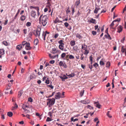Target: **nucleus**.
Here are the masks:
<instances>
[{
    "instance_id": "nucleus-1",
    "label": "nucleus",
    "mask_w": 126,
    "mask_h": 126,
    "mask_svg": "<svg viewBox=\"0 0 126 126\" xmlns=\"http://www.w3.org/2000/svg\"><path fill=\"white\" fill-rule=\"evenodd\" d=\"M39 20L40 21V24H41L43 26H45L47 23L48 18L46 15L43 16V15H41L39 18Z\"/></svg>"
},
{
    "instance_id": "nucleus-2",
    "label": "nucleus",
    "mask_w": 126,
    "mask_h": 126,
    "mask_svg": "<svg viewBox=\"0 0 126 126\" xmlns=\"http://www.w3.org/2000/svg\"><path fill=\"white\" fill-rule=\"evenodd\" d=\"M81 45L82 46L81 48L85 50L84 54L87 56V54L89 52V50H88L87 46L85 44H82Z\"/></svg>"
},
{
    "instance_id": "nucleus-3",
    "label": "nucleus",
    "mask_w": 126,
    "mask_h": 126,
    "mask_svg": "<svg viewBox=\"0 0 126 126\" xmlns=\"http://www.w3.org/2000/svg\"><path fill=\"white\" fill-rule=\"evenodd\" d=\"M47 100L48 101L47 102V105H48L49 107H50L54 104L55 99L54 98H52L51 99H48Z\"/></svg>"
},
{
    "instance_id": "nucleus-4",
    "label": "nucleus",
    "mask_w": 126,
    "mask_h": 126,
    "mask_svg": "<svg viewBox=\"0 0 126 126\" xmlns=\"http://www.w3.org/2000/svg\"><path fill=\"white\" fill-rule=\"evenodd\" d=\"M58 43L60 44L59 46V47L60 49L62 50H63L64 45V41L61 40L58 42Z\"/></svg>"
},
{
    "instance_id": "nucleus-5",
    "label": "nucleus",
    "mask_w": 126,
    "mask_h": 126,
    "mask_svg": "<svg viewBox=\"0 0 126 126\" xmlns=\"http://www.w3.org/2000/svg\"><path fill=\"white\" fill-rule=\"evenodd\" d=\"M41 29V28L40 26L38 27L37 30L36 31V34H35V35L36 36H38V37H40Z\"/></svg>"
},
{
    "instance_id": "nucleus-6",
    "label": "nucleus",
    "mask_w": 126,
    "mask_h": 126,
    "mask_svg": "<svg viewBox=\"0 0 126 126\" xmlns=\"http://www.w3.org/2000/svg\"><path fill=\"white\" fill-rule=\"evenodd\" d=\"M120 20V19L119 18H118L117 19L115 20H114L111 23V24L110 25V26L111 27H113V26L114 25V22H117V23H116V27L118 25V22H119Z\"/></svg>"
},
{
    "instance_id": "nucleus-7",
    "label": "nucleus",
    "mask_w": 126,
    "mask_h": 126,
    "mask_svg": "<svg viewBox=\"0 0 126 126\" xmlns=\"http://www.w3.org/2000/svg\"><path fill=\"white\" fill-rule=\"evenodd\" d=\"M49 33V32L46 31L45 32H44L42 34L44 40H45L46 37L47 36H48V34Z\"/></svg>"
},
{
    "instance_id": "nucleus-8",
    "label": "nucleus",
    "mask_w": 126,
    "mask_h": 126,
    "mask_svg": "<svg viewBox=\"0 0 126 126\" xmlns=\"http://www.w3.org/2000/svg\"><path fill=\"white\" fill-rule=\"evenodd\" d=\"M31 16L34 18L36 16V13L34 11H32L31 13Z\"/></svg>"
},
{
    "instance_id": "nucleus-9",
    "label": "nucleus",
    "mask_w": 126,
    "mask_h": 126,
    "mask_svg": "<svg viewBox=\"0 0 126 126\" xmlns=\"http://www.w3.org/2000/svg\"><path fill=\"white\" fill-rule=\"evenodd\" d=\"M30 44L29 43H28L26 44L25 46V48L27 50H30L32 47L30 46Z\"/></svg>"
},
{
    "instance_id": "nucleus-10",
    "label": "nucleus",
    "mask_w": 126,
    "mask_h": 126,
    "mask_svg": "<svg viewBox=\"0 0 126 126\" xmlns=\"http://www.w3.org/2000/svg\"><path fill=\"white\" fill-rule=\"evenodd\" d=\"M123 28L120 25L118 26L117 28L118 30L117 32L120 33V32L122 31L123 30Z\"/></svg>"
},
{
    "instance_id": "nucleus-11",
    "label": "nucleus",
    "mask_w": 126,
    "mask_h": 126,
    "mask_svg": "<svg viewBox=\"0 0 126 126\" xmlns=\"http://www.w3.org/2000/svg\"><path fill=\"white\" fill-rule=\"evenodd\" d=\"M49 56L50 58L51 59H54L55 58H58V55L57 54L55 56H52L51 54H49Z\"/></svg>"
},
{
    "instance_id": "nucleus-12",
    "label": "nucleus",
    "mask_w": 126,
    "mask_h": 126,
    "mask_svg": "<svg viewBox=\"0 0 126 126\" xmlns=\"http://www.w3.org/2000/svg\"><path fill=\"white\" fill-rule=\"evenodd\" d=\"M61 95V94L59 92L57 93L55 95V98L57 99L60 98Z\"/></svg>"
},
{
    "instance_id": "nucleus-13",
    "label": "nucleus",
    "mask_w": 126,
    "mask_h": 126,
    "mask_svg": "<svg viewBox=\"0 0 126 126\" xmlns=\"http://www.w3.org/2000/svg\"><path fill=\"white\" fill-rule=\"evenodd\" d=\"M4 54V50L3 49H0V58L2 57V55Z\"/></svg>"
},
{
    "instance_id": "nucleus-14",
    "label": "nucleus",
    "mask_w": 126,
    "mask_h": 126,
    "mask_svg": "<svg viewBox=\"0 0 126 126\" xmlns=\"http://www.w3.org/2000/svg\"><path fill=\"white\" fill-rule=\"evenodd\" d=\"M76 41L74 40L71 41L70 43V44L71 47L74 46L76 44Z\"/></svg>"
},
{
    "instance_id": "nucleus-15",
    "label": "nucleus",
    "mask_w": 126,
    "mask_h": 126,
    "mask_svg": "<svg viewBox=\"0 0 126 126\" xmlns=\"http://www.w3.org/2000/svg\"><path fill=\"white\" fill-rule=\"evenodd\" d=\"M60 78L62 79V81H64L65 79L68 78L65 75H63V76H60Z\"/></svg>"
},
{
    "instance_id": "nucleus-16",
    "label": "nucleus",
    "mask_w": 126,
    "mask_h": 126,
    "mask_svg": "<svg viewBox=\"0 0 126 126\" xmlns=\"http://www.w3.org/2000/svg\"><path fill=\"white\" fill-rule=\"evenodd\" d=\"M100 8L98 6H96L95 7V9L94 11V13L97 14L98 12V11L100 9Z\"/></svg>"
},
{
    "instance_id": "nucleus-17",
    "label": "nucleus",
    "mask_w": 126,
    "mask_h": 126,
    "mask_svg": "<svg viewBox=\"0 0 126 126\" xmlns=\"http://www.w3.org/2000/svg\"><path fill=\"white\" fill-rule=\"evenodd\" d=\"M94 104L95 106L97 108H100L101 105L99 104L98 102H94Z\"/></svg>"
},
{
    "instance_id": "nucleus-18",
    "label": "nucleus",
    "mask_w": 126,
    "mask_h": 126,
    "mask_svg": "<svg viewBox=\"0 0 126 126\" xmlns=\"http://www.w3.org/2000/svg\"><path fill=\"white\" fill-rule=\"evenodd\" d=\"M10 86L9 85H7L6 88V91L5 92V93L6 94H8L9 93V91H8V90L10 89Z\"/></svg>"
},
{
    "instance_id": "nucleus-19",
    "label": "nucleus",
    "mask_w": 126,
    "mask_h": 126,
    "mask_svg": "<svg viewBox=\"0 0 126 126\" xmlns=\"http://www.w3.org/2000/svg\"><path fill=\"white\" fill-rule=\"evenodd\" d=\"M96 21L95 19H94L93 18L91 19L89 21V22L90 23H92L93 24H95L96 23Z\"/></svg>"
},
{
    "instance_id": "nucleus-20",
    "label": "nucleus",
    "mask_w": 126,
    "mask_h": 126,
    "mask_svg": "<svg viewBox=\"0 0 126 126\" xmlns=\"http://www.w3.org/2000/svg\"><path fill=\"white\" fill-rule=\"evenodd\" d=\"M58 51H59V50H57L55 48H53L52 49L51 53L53 54H55Z\"/></svg>"
},
{
    "instance_id": "nucleus-21",
    "label": "nucleus",
    "mask_w": 126,
    "mask_h": 126,
    "mask_svg": "<svg viewBox=\"0 0 126 126\" xmlns=\"http://www.w3.org/2000/svg\"><path fill=\"white\" fill-rule=\"evenodd\" d=\"M30 8L31 9H34L35 10H36L37 11L39 10V7H34L31 6H30Z\"/></svg>"
},
{
    "instance_id": "nucleus-22",
    "label": "nucleus",
    "mask_w": 126,
    "mask_h": 126,
    "mask_svg": "<svg viewBox=\"0 0 126 126\" xmlns=\"http://www.w3.org/2000/svg\"><path fill=\"white\" fill-rule=\"evenodd\" d=\"M80 3V0H77L76 1L75 4V6H76V8H77L79 6V5Z\"/></svg>"
},
{
    "instance_id": "nucleus-23",
    "label": "nucleus",
    "mask_w": 126,
    "mask_h": 126,
    "mask_svg": "<svg viewBox=\"0 0 126 126\" xmlns=\"http://www.w3.org/2000/svg\"><path fill=\"white\" fill-rule=\"evenodd\" d=\"M76 37L79 39H82L83 38V37L79 33H77L76 34Z\"/></svg>"
},
{
    "instance_id": "nucleus-24",
    "label": "nucleus",
    "mask_w": 126,
    "mask_h": 126,
    "mask_svg": "<svg viewBox=\"0 0 126 126\" xmlns=\"http://www.w3.org/2000/svg\"><path fill=\"white\" fill-rule=\"evenodd\" d=\"M66 75L68 76L69 78H71L74 77L75 76V74L74 73H72L71 74L68 75L67 74H66Z\"/></svg>"
},
{
    "instance_id": "nucleus-25",
    "label": "nucleus",
    "mask_w": 126,
    "mask_h": 126,
    "mask_svg": "<svg viewBox=\"0 0 126 126\" xmlns=\"http://www.w3.org/2000/svg\"><path fill=\"white\" fill-rule=\"evenodd\" d=\"M39 41L37 39H35L34 42V43L35 45H36L38 43Z\"/></svg>"
},
{
    "instance_id": "nucleus-26",
    "label": "nucleus",
    "mask_w": 126,
    "mask_h": 126,
    "mask_svg": "<svg viewBox=\"0 0 126 126\" xmlns=\"http://www.w3.org/2000/svg\"><path fill=\"white\" fill-rule=\"evenodd\" d=\"M22 48V45L20 44L17 45L16 47V48L18 50H20Z\"/></svg>"
},
{
    "instance_id": "nucleus-27",
    "label": "nucleus",
    "mask_w": 126,
    "mask_h": 126,
    "mask_svg": "<svg viewBox=\"0 0 126 126\" xmlns=\"http://www.w3.org/2000/svg\"><path fill=\"white\" fill-rule=\"evenodd\" d=\"M7 114L9 117H12L13 115V113L11 112H9L7 113Z\"/></svg>"
},
{
    "instance_id": "nucleus-28",
    "label": "nucleus",
    "mask_w": 126,
    "mask_h": 126,
    "mask_svg": "<svg viewBox=\"0 0 126 126\" xmlns=\"http://www.w3.org/2000/svg\"><path fill=\"white\" fill-rule=\"evenodd\" d=\"M20 19L22 21H24L26 18V16L24 15L21 16L20 17Z\"/></svg>"
},
{
    "instance_id": "nucleus-29",
    "label": "nucleus",
    "mask_w": 126,
    "mask_h": 126,
    "mask_svg": "<svg viewBox=\"0 0 126 126\" xmlns=\"http://www.w3.org/2000/svg\"><path fill=\"white\" fill-rule=\"evenodd\" d=\"M84 90H81L80 93V95L81 97H82L84 94Z\"/></svg>"
},
{
    "instance_id": "nucleus-30",
    "label": "nucleus",
    "mask_w": 126,
    "mask_h": 126,
    "mask_svg": "<svg viewBox=\"0 0 126 126\" xmlns=\"http://www.w3.org/2000/svg\"><path fill=\"white\" fill-rule=\"evenodd\" d=\"M23 93L22 90H20L18 92V95L19 96H20Z\"/></svg>"
},
{
    "instance_id": "nucleus-31",
    "label": "nucleus",
    "mask_w": 126,
    "mask_h": 126,
    "mask_svg": "<svg viewBox=\"0 0 126 126\" xmlns=\"http://www.w3.org/2000/svg\"><path fill=\"white\" fill-rule=\"evenodd\" d=\"M126 50V49L124 48V47L123 46H122V47L121 51L123 53H124V52H125Z\"/></svg>"
},
{
    "instance_id": "nucleus-32",
    "label": "nucleus",
    "mask_w": 126,
    "mask_h": 126,
    "mask_svg": "<svg viewBox=\"0 0 126 126\" xmlns=\"http://www.w3.org/2000/svg\"><path fill=\"white\" fill-rule=\"evenodd\" d=\"M22 109L24 110V111H25L26 113H29L30 112L29 110L26 109L24 107L22 108Z\"/></svg>"
},
{
    "instance_id": "nucleus-33",
    "label": "nucleus",
    "mask_w": 126,
    "mask_h": 126,
    "mask_svg": "<svg viewBox=\"0 0 126 126\" xmlns=\"http://www.w3.org/2000/svg\"><path fill=\"white\" fill-rule=\"evenodd\" d=\"M71 9H72L71 13L72 15H73L75 12L74 8L72 6L71 7Z\"/></svg>"
},
{
    "instance_id": "nucleus-34",
    "label": "nucleus",
    "mask_w": 126,
    "mask_h": 126,
    "mask_svg": "<svg viewBox=\"0 0 126 126\" xmlns=\"http://www.w3.org/2000/svg\"><path fill=\"white\" fill-rule=\"evenodd\" d=\"M82 103L84 104H88L89 103V102H88L86 101V100H84L83 101H82Z\"/></svg>"
},
{
    "instance_id": "nucleus-35",
    "label": "nucleus",
    "mask_w": 126,
    "mask_h": 126,
    "mask_svg": "<svg viewBox=\"0 0 126 126\" xmlns=\"http://www.w3.org/2000/svg\"><path fill=\"white\" fill-rule=\"evenodd\" d=\"M47 4L48 5V6H47V7H50V6H51V4L50 2V1H47Z\"/></svg>"
},
{
    "instance_id": "nucleus-36",
    "label": "nucleus",
    "mask_w": 126,
    "mask_h": 126,
    "mask_svg": "<svg viewBox=\"0 0 126 126\" xmlns=\"http://www.w3.org/2000/svg\"><path fill=\"white\" fill-rule=\"evenodd\" d=\"M27 43H28L26 41H23L22 43V45L23 46H24L25 45L26 46V44Z\"/></svg>"
},
{
    "instance_id": "nucleus-37",
    "label": "nucleus",
    "mask_w": 126,
    "mask_h": 126,
    "mask_svg": "<svg viewBox=\"0 0 126 126\" xmlns=\"http://www.w3.org/2000/svg\"><path fill=\"white\" fill-rule=\"evenodd\" d=\"M106 67H109L110 65V63L109 62H108L106 64Z\"/></svg>"
},
{
    "instance_id": "nucleus-38",
    "label": "nucleus",
    "mask_w": 126,
    "mask_h": 126,
    "mask_svg": "<svg viewBox=\"0 0 126 126\" xmlns=\"http://www.w3.org/2000/svg\"><path fill=\"white\" fill-rule=\"evenodd\" d=\"M86 107L88 108L90 110L93 109V107L90 105H88Z\"/></svg>"
},
{
    "instance_id": "nucleus-39",
    "label": "nucleus",
    "mask_w": 126,
    "mask_h": 126,
    "mask_svg": "<svg viewBox=\"0 0 126 126\" xmlns=\"http://www.w3.org/2000/svg\"><path fill=\"white\" fill-rule=\"evenodd\" d=\"M31 24V23L30 22H28L27 23L26 25L27 27H29L30 26Z\"/></svg>"
},
{
    "instance_id": "nucleus-40",
    "label": "nucleus",
    "mask_w": 126,
    "mask_h": 126,
    "mask_svg": "<svg viewBox=\"0 0 126 126\" xmlns=\"http://www.w3.org/2000/svg\"><path fill=\"white\" fill-rule=\"evenodd\" d=\"M74 58V56L72 55H70L69 56V58L70 59H73Z\"/></svg>"
},
{
    "instance_id": "nucleus-41",
    "label": "nucleus",
    "mask_w": 126,
    "mask_h": 126,
    "mask_svg": "<svg viewBox=\"0 0 126 126\" xmlns=\"http://www.w3.org/2000/svg\"><path fill=\"white\" fill-rule=\"evenodd\" d=\"M66 12V13L67 14H68V13L70 12V11L69 10V7L67 9Z\"/></svg>"
},
{
    "instance_id": "nucleus-42",
    "label": "nucleus",
    "mask_w": 126,
    "mask_h": 126,
    "mask_svg": "<svg viewBox=\"0 0 126 126\" xmlns=\"http://www.w3.org/2000/svg\"><path fill=\"white\" fill-rule=\"evenodd\" d=\"M52 120L51 118L49 117H47L46 120V122H49L52 121Z\"/></svg>"
},
{
    "instance_id": "nucleus-43",
    "label": "nucleus",
    "mask_w": 126,
    "mask_h": 126,
    "mask_svg": "<svg viewBox=\"0 0 126 126\" xmlns=\"http://www.w3.org/2000/svg\"><path fill=\"white\" fill-rule=\"evenodd\" d=\"M66 56L65 53H62L61 55V57L62 58H64Z\"/></svg>"
},
{
    "instance_id": "nucleus-44",
    "label": "nucleus",
    "mask_w": 126,
    "mask_h": 126,
    "mask_svg": "<svg viewBox=\"0 0 126 126\" xmlns=\"http://www.w3.org/2000/svg\"><path fill=\"white\" fill-rule=\"evenodd\" d=\"M59 21L60 20H59L58 18V17H56V18L55 20L54 21V22L55 23H57V22H59Z\"/></svg>"
},
{
    "instance_id": "nucleus-45",
    "label": "nucleus",
    "mask_w": 126,
    "mask_h": 126,
    "mask_svg": "<svg viewBox=\"0 0 126 126\" xmlns=\"http://www.w3.org/2000/svg\"><path fill=\"white\" fill-rule=\"evenodd\" d=\"M51 83L52 82H51V83L50 84V85H48L47 86L49 87H50V88L51 89H53V88L54 86H52L51 84Z\"/></svg>"
},
{
    "instance_id": "nucleus-46",
    "label": "nucleus",
    "mask_w": 126,
    "mask_h": 126,
    "mask_svg": "<svg viewBox=\"0 0 126 126\" xmlns=\"http://www.w3.org/2000/svg\"><path fill=\"white\" fill-rule=\"evenodd\" d=\"M78 48V47L77 46H74L73 47V49L75 51H77Z\"/></svg>"
},
{
    "instance_id": "nucleus-47",
    "label": "nucleus",
    "mask_w": 126,
    "mask_h": 126,
    "mask_svg": "<svg viewBox=\"0 0 126 126\" xmlns=\"http://www.w3.org/2000/svg\"><path fill=\"white\" fill-rule=\"evenodd\" d=\"M110 111H108L107 113V115L110 118H111L112 116H111L109 114Z\"/></svg>"
},
{
    "instance_id": "nucleus-48",
    "label": "nucleus",
    "mask_w": 126,
    "mask_h": 126,
    "mask_svg": "<svg viewBox=\"0 0 126 126\" xmlns=\"http://www.w3.org/2000/svg\"><path fill=\"white\" fill-rule=\"evenodd\" d=\"M47 79H46L45 81V83L46 84H48L49 83V80L48 79V78H47Z\"/></svg>"
},
{
    "instance_id": "nucleus-49",
    "label": "nucleus",
    "mask_w": 126,
    "mask_h": 126,
    "mask_svg": "<svg viewBox=\"0 0 126 126\" xmlns=\"http://www.w3.org/2000/svg\"><path fill=\"white\" fill-rule=\"evenodd\" d=\"M100 64L101 65H104L105 63L102 61H101L100 62Z\"/></svg>"
},
{
    "instance_id": "nucleus-50",
    "label": "nucleus",
    "mask_w": 126,
    "mask_h": 126,
    "mask_svg": "<svg viewBox=\"0 0 126 126\" xmlns=\"http://www.w3.org/2000/svg\"><path fill=\"white\" fill-rule=\"evenodd\" d=\"M3 44L6 46H7L8 45V43L7 42L5 41H3L2 43Z\"/></svg>"
},
{
    "instance_id": "nucleus-51",
    "label": "nucleus",
    "mask_w": 126,
    "mask_h": 126,
    "mask_svg": "<svg viewBox=\"0 0 126 126\" xmlns=\"http://www.w3.org/2000/svg\"><path fill=\"white\" fill-rule=\"evenodd\" d=\"M63 63L62 61H60L59 63V65L60 66H63Z\"/></svg>"
},
{
    "instance_id": "nucleus-52",
    "label": "nucleus",
    "mask_w": 126,
    "mask_h": 126,
    "mask_svg": "<svg viewBox=\"0 0 126 126\" xmlns=\"http://www.w3.org/2000/svg\"><path fill=\"white\" fill-rule=\"evenodd\" d=\"M93 65L95 68H96L98 66V64L97 63H95Z\"/></svg>"
},
{
    "instance_id": "nucleus-53",
    "label": "nucleus",
    "mask_w": 126,
    "mask_h": 126,
    "mask_svg": "<svg viewBox=\"0 0 126 126\" xmlns=\"http://www.w3.org/2000/svg\"><path fill=\"white\" fill-rule=\"evenodd\" d=\"M23 31L24 33L25 34H26L27 33V30L26 29H25L23 30Z\"/></svg>"
},
{
    "instance_id": "nucleus-54",
    "label": "nucleus",
    "mask_w": 126,
    "mask_h": 126,
    "mask_svg": "<svg viewBox=\"0 0 126 126\" xmlns=\"http://www.w3.org/2000/svg\"><path fill=\"white\" fill-rule=\"evenodd\" d=\"M59 36V34L58 33H57L55 34L54 37L55 38H56L58 37Z\"/></svg>"
},
{
    "instance_id": "nucleus-55",
    "label": "nucleus",
    "mask_w": 126,
    "mask_h": 126,
    "mask_svg": "<svg viewBox=\"0 0 126 126\" xmlns=\"http://www.w3.org/2000/svg\"><path fill=\"white\" fill-rule=\"evenodd\" d=\"M88 66L89 68H90V69H92V65H91L90 64H88Z\"/></svg>"
},
{
    "instance_id": "nucleus-56",
    "label": "nucleus",
    "mask_w": 126,
    "mask_h": 126,
    "mask_svg": "<svg viewBox=\"0 0 126 126\" xmlns=\"http://www.w3.org/2000/svg\"><path fill=\"white\" fill-rule=\"evenodd\" d=\"M52 114L50 111L48 113V115H49L51 118V117L52 116Z\"/></svg>"
},
{
    "instance_id": "nucleus-57",
    "label": "nucleus",
    "mask_w": 126,
    "mask_h": 126,
    "mask_svg": "<svg viewBox=\"0 0 126 126\" xmlns=\"http://www.w3.org/2000/svg\"><path fill=\"white\" fill-rule=\"evenodd\" d=\"M64 25L65 26L67 27L69 25V24L67 22H66L64 23Z\"/></svg>"
},
{
    "instance_id": "nucleus-58",
    "label": "nucleus",
    "mask_w": 126,
    "mask_h": 126,
    "mask_svg": "<svg viewBox=\"0 0 126 126\" xmlns=\"http://www.w3.org/2000/svg\"><path fill=\"white\" fill-rule=\"evenodd\" d=\"M107 34L108 35V37L107 38L108 39L110 40H111V38L110 37V35L109 34V33H107Z\"/></svg>"
},
{
    "instance_id": "nucleus-59",
    "label": "nucleus",
    "mask_w": 126,
    "mask_h": 126,
    "mask_svg": "<svg viewBox=\"0 0 126 126\" xmlns=\"http://www.w3.org/2000/svg\"><path fill=\"white\" fill-rule=\"evenodd\" d=\"M92 33L94 35H95L96 34V31H93L92 32Z\"/></svg>"
},
{
    "instance_id": "nucleus-60",
    "label": "nucleus",
    "mask_w": 126,
    "mask_h": 126,
    "mask_svg": "<svg viewBox=\"0 0 126 126\" xmlns=\"http://www.w3.org/2000/svg\"><path fill=\"white\" fill-rule=\"evenodd\" d=\"M28 101L30 102H32V99L31 97H29L28 98Z\"/></svg>"
},
{
    "instance_id": "nucleus-61",
    "label": "nucleus",
    "mask_w": 126,
    "mask_h": 126,
    "mask_svg": "<svg viewBox=\"0 0 126 126\" xmlns=\"http://www.w3.org/2000/svg\"><path fill=\"white\" fill-rule=\"evenodd\" d=\"M55 61L54 60H51V61H50L49 62V63H50L51 64H53L54 63H55Z\"/></svg>"
},
{
    "instance_id": "nucleus-62",
    "label": "nucleus",
    "mask_w": 126,
    "mask_h": 126,
    "mask_svg": "<svg viewBox=\"0 0 126 126\" xmlns=\"http://www.w3.org/2000/svg\"><path fill=\"white\" fill-rule=\"evenodd\" d=\"M90 60L91 62H93V57L91 55L90 57Z\"/></svg>"
},
{
    "instance_id": "nucleus-63",
    "label": "nucleus",
    "mask_w": 126,
    "mask_h": 126,
    "mask_svg": "<svg viewBox=\"0 0 126 126\" xmlns=\"http://www.w3.org/2000/svg\"><path fill=\"white\" fill-rule=\"evenodd\" d=\"M98 25H95L94 26V28H95V30H96V29H97L98 28Z\"/></svg>"
},
{
    "instance_id": "nucleus-64",
    "label": "nucleus",
    "mask_w": 126,
    "mask_h": 126,
    "mask_svg": "<svg viewBox=\"0 0 126 126\" xmlns=\"http://www.w3.org/2000/svg\"><path fill=\"white\" fill-rule=\"evenodd\" d=\"M63 66L65 68H66L67 67V65L65 63H64Z\"/></svg>"
}]
</instances>
